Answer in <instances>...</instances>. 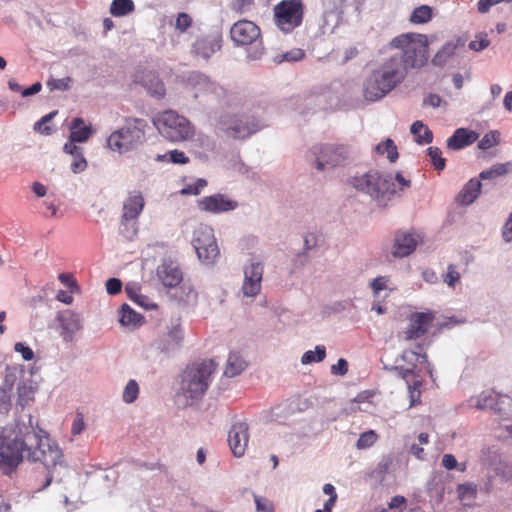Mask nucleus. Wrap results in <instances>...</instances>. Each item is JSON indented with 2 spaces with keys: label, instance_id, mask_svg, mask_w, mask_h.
<instances>
[{
  "label": "nucleus",
  "instance_id": "nucleus-1",
  "mask_svg": "<svg viewBox=\"0 0 512 512\" xmlns=\"http://www.w3.org/2000/svg\"><path fill=\"white\" fill-rule=\"evenodd\" d=\"M24 451H29L28 457L34 462H41L47 469L45 482L39 490L45 489L53 480L49 468L61 463L62 451L49 437L38 438L37 446L30 451L23 439L11 438L4 430L0 431V469L4 474H11L19 466Z\"/></svg>",
  "mask_w": 512,
  "mask_h": 512
},
{
  "label": "nucleus",
  "instance_id": "nucleus-2",
  "mask_svg": "<svg viewBox=\"0 0 512 512\" xmlns=\"http://www.w3.org/2000/svg\"><path fill=\"white\" fill-rule=\"evenodd\" d=\"M406 74V67L403 66L398 55L390 57L373 70L366 79L363 89L364 98L371 102L380 100L399 85Z\"/></svg>",
  "mask_w": 512,
  "mask_h": 512
},
{
  "label": "nucleus",
  "instance_id": "nucleus-3",
  "mask_svg": "<svg viewBox=\"0 0 512 512\" xmlns=\"http://www.w3.org/2000/svg\"><path fill=\"white\" fill-rule=\"evenodd\" d=\"M390 47L402 51L398 56L403 66L408 68H420L428 59V39L424 34L403 33L394 37L390 42Z\"/></svg>",
  "mask_w": 512,
  "mask_h": 512
},
{
  "label": "nucleus",
  "instance_id": "nucleus-4",
  "mask_svg": "<svg viewBox=\"0 0 512 512\" xmlns=\"http://www.w3.org/2000/svg\"><path fill=\"white\" fill-rule=\"evenodd\" d=\"M217 364L213 359L195 362L183 371L180 388L183 394L191 399L202 397L209 386L211 375Z\"/></svg>",
  "mask_w": 512,
  "mask_h": 512
},
{
  "label": "nucleus",
  "instance_id": "nucleus-5",
  "mask_svg": "<svg viewBox=\"0 0 512 512\" xmlns=\"http://www.w3.org/2000/svg\"><path fill=\"white\" fill-rule=\"evenodd\" d=\"M153 124L158 132L170 142H184L195 135L194 125L176 111L166 110L155 116Z\"/></svg>",
  "mask_w": 512,
  "mask_h": 512
},
{
  "label": "nucleus",
  "instance_id": "nucleus-6",
  "mask_svg": "<svg viewBox=\"0 0 512 512\" xmlns=\"http://www.w3.org/2000/svg\"><path fill=\"white\" fill-rule=\"evenodd\" d=\"M145 127L146 122L143 119L129 120L124 127L108 137V146L119 153L137 148L145 140Z\"/></svg>",
  "mask_w": 512,
  "mask_h": 512
},
{
  "label": "nucleus",
  "instance_id": "nucleus-7",
  "mask_svg": "<svg viewBox=\"0 0 512 512\" xmlns=\"http://www.w3.org/2000/svg\"><path fill=\"white\" fill-rule=\"evenodd\" d=\"M312 165L319 170L333 169L344 165L350 157V147L342 143H325L314 145L310 149Z\"/></svg>",
  "mask_w": 512,
  "mask_h": 512
},
{
  "label": "nucleus",
  "instance_id": "nucleus-8",
  "mask_svg": "<svg viewBox=\"0 0 512 512\" xmlns=\"http://www.w3.org/2000/svg\"><path fill=\"white\" fill-rule=\"evenodd\" d=\"M305 4L302 0H281L273 8L275 26L284 34L299 28L304 20Z\"/></svg>",
  "mask_w": 512,
  "mask_h": 512
},
{
  "label": "nucleus",
  "instance_id": "nucleus-9",
  "mask_svg": "<svg viewBox=\"0 0 512 512\" xmlns=\"http://www.w3.org/2000/svg\"><path fill=\"white\" fill-rule=\"evenodd\" d=\"M350 183L356 190L365 192L375 199L395 194L391 176H382L377 170H370L361 176H355Z\"/></svg>",
  "mask_w": 512,
  "mask_h": 512
},
{
  "label": "nucleus",
  "instance_id": "nucleus-10",
  "mask_svg": "<svg viewBox=\"0 0 512 512\" xmlns=\"http://www.w3.org/2000/svg\"><path fill=\"white\" fill-rule=\"evenodd\" d=\"M192 244L199 260L204 264H213L220 255L214 230L208 225L199 224L197 226L194 231Z\"/></svg>",
  "mask_w": 512,
  "mask_h": 512
},
{
  "label": "nucleus",
  "instance_id": "nucleus-11",
  "mask_svg": "<svg viewBox=\"0 0 512 512\" xmlns=\"http://www.w3.org/2000/svg\"><path fill=\"white\" fill-rule=\"evenodd\" d=\"M220 124L223 132L234 139H244L260 129L258 121L245 115L224 116Z\"/></svg>",
  "mask_w": 512,
  "mask_h": 512
},
{
  "label": "nucleus",
  "instance_id": "nucleus-12",
  "mask_svg": "<svg viewBox=\"0 0 512 512\" xmlns=\"http://www.w3.org/2000/svg\"><path fill=\"white\" fill-rule=\"evenodd\" d=\"M230 36L237 46H247L256 42H262L260 27L246 19L239 20L232 25Z\"/></svg>",
  "mask_w": 512,
  "mask_h": 512
},
{
  "label": "nucleus",
  "instance_id": "nucleus-13",
  "mask_svg": "<svg viewBox=\"0 0 512 512\" xmlns=\"http://www.w3.org/2000/svg\"><path fill=\"white\" fill-rule=\"evenodd\" d=\"M197 206L201 211L219 214L236 209L238 207V203L223 194L217 193L211 196L202 197L197 201Z\"/></svg>",
  "mask_w": 512,
  "mask_h": 512
},
{
  "label": "nucleus",
  "instance_id": "nucleus-14",
  "mask_svg": "<svg viewBox=\"0 0 512 512\" xmlns=\"http://www.w3.org/2000/svg\"><path fill=\"white\" fill-rule=\"evenodd\" d=\"M221 47L222 36L217 32L198 37L193 43L191 51L195 57L208 60Z\"/></svg>",
  "mask_w": 512,
  "mask_h": 512
},
{
  "label": "nucleus",
  "instance_id": "nucleus-15",
  "mask_svg": "<svg viewBox=\"0 0 512 512\" xmlns=\"http://www.w3.org/2000/svg\"><path fill=\"white\" fill-rule=\"evenodd\" d=\"M249 442L248 425L238 422L232 425L228 433V444L235 457L244 455Z\"/></svg>",
  "mask_w": 512,
  "mask_h": 512
},
{
  "label": "nucleus",
  "instance_id": "nucleus-16",
  "mask_svg": "<svg viewBox=\"0 0 512 512\" xmlns=\"http://www.w3.org/2000/svg\"><path fill=\"white\" fill-rule=\"evenodd\" d=\"M263 266L260 263H252L244 269V282L242 292L244 296L255 297L261 290Z\"/></svg>",
  "mask_w": 512,
  "mask_h": 512
},
{
  "label": "nucleus",
  "instance_id": "nucleus-17",
  "mask_svg": "<svg viewBox=\"0 0 512 512\" xmlns=\"http://www.w3.org/2000/svg\"><path fill=\"white\" fill-rule=\"evenodd\" d=\"M156 275L166 288L178 286L183 280V274L178 264L173 261H163L156 269Z\"/></svg>",
  "mask_w": 512,
  "mask_h": 512
},
{
  "label": "nucleus",
  "instance_id": "nucleus-18",
  "mask_svg": "<svg viewBox=\"0 0 512 512\" xmlns=\"http://www.w3.org/2000/svg\"><path fill=\"white\" fill-rule=\"evenodd\" d=\"M145 205L143 195L140 191L130 192L123 203L121 225L124 226L130 221H136Z\"/></svg>",
  "mask_w": 512,
  "mask_h": 512
},
{
  "label": "nucleus",
  "instance_id": "nucleus-19",
  "mask_svg": "<svg viewBox=\"0 0 512 512\" xmlns=\"http://www.w3.org/2000/svg\"><path fill=\"white\" fill-rule=\"evenodd\" d=\"M430 324L431 322H411L405 330L398 334V339L406 342L420 341V347L423 344L429 345L431 343Z\"/></svg>",
  "mask_w": 512,
  "mask_h": 512
},
{
  "label": "nucleus",
  "instance_id": "nucleus-20",
  "mask_svg": "<svg viewBox=\"0 0 512 512\" xmlns=\"http://www.w3.org/2000/svg\"><path fill=\"white\" fill-rule=\"evenodd\" d=\"M418 244L416 236L400 232L395 235L392 254L394 257L402 258L410 255Z\"/></svg>",
  "mask_w": 512,
  "mask_h": 512
},
{
  "label": "nucleus",
  "instance_id": "nucleus-21",
  "mask_svg": "<svg viewBox=\"0 0 512 512\" xmlns=\"http://www.w3.org/2000/svg\"><path fill=\"white\" fill-rule=\"evenodd\" d=\"M478 138V134L474 131H469L465 128H458L454 134L448 138V148L459 150L472 143Z\"/></svg>",
  "mask_w": 512,
  "mask_h": 512
},
{
  "label": "nucleus",
  "instance_id": "nucleus-22",
  "mask_svg": "<svg viewBox=\"0 0 512 512\" xmlns=\"http://www.w3.org/2000/svg\"><path fill=\"white\" fill-rule=\"evenodd\" d=\"M140 82L147 89L149 94L156 98H163L165 96L164 83L153 72H147L141 76Z\"/></svg>",
  "mask_w": 512,
  "mask_h": 512
},
{
  "label": "nucleus",
  "instance_id": "nucleus-23",
  "mask_svg": "<svg viewBox=\"0 0 512 512\" xmlns=\"http://www.w3.org/2000/svg\"><path fill=\"white\" fill-rule=\"evenodd\" d=\"M190 84L193 90V97L198 98L200 96L209 95L214 93L217 89L216 85L212 83L208 77L197 74L190 78Z\"/></svg>",
  "mask_w": 512,
  "mask_h": 512
},
{
  "label": "nucleus",
  "instance_id": "nucleus-24",
  "mask_svg": "<svg viewBox=\"0 0 512 512\" xmlns=\"http://www.w3.org/2000/svg\"><path fill=\"white\" fill-rule=\"evenodd\" d=\"M481 182L477 179L469 180L457 195V202L462 205L471 204L479 195Z\"/></svg>",
  "mask_w": 512,
  "mask_h": 512
},
{
  "label": "nucleus",
  "instance_id": "nucleus-25",
  "mask_svg": "<svg viewBox=\"0 0 512 512\" xmlns=\"http://www.w3.org/2000/svg\"><path fill=\"white\" fill-rule=\"evenodd\" d=\"M25 374L21 365L7 366L5 369L4 381L0 390L6 394L12 391L17 380L23 378Z\"/></svg>",
  "mask_w": 512,
  "mask_h": 512
},
{
  "label": "nucleus",
  "instance_id": "nucleus-26",
  "mask_svg": "<svg viewBox=\"0 0 512 512\" xmlns=\"http://www.w3.org/2000/svg\"><path fill=\"white\" fill-rule=\"evenodd\" d=\"M70 140L85 142L92 134L91 126H87L82 118H74L70 125Z\"/></svg>",
  "mask_w": 512,
  "mask_h": 512
},
{
  "label": "nucleus",
  "instance_id": "nucleus-27",
  "mask_svg": "<svg viewBox=\"0 0 512 512\" xmlns=\"http://www.w3.org/2000/svg\"><path fill=\"white\" fill-rule=\"evenodd\" d=\"M247 366L246 361L238 352H231L228 356L224 375L227 377H235L241 374Z\"/></svg>",
  "mask_w": 512,
  "mask_h": 512
},
{
  "label": "nucleus",
  "instance_id": "nucleus-28",
  "mask_svg": "<svg viewBox=\"0 0 512 512\" xmlns=\"http://www.w3.org/2000/svg\"><path fill=\"white\" fill-rule=\"evenodd\" d=\"M498 393L484 391L481 394L471 397L469 405L479 410L490 409L494 410L495 402H497Z\"/></svg>",
  "mask_w": 512,
  "mask_h": 512
},
{
  "label": "nucleus",
  "instance_id": "nucleus-29",
  "mask_svg": "<svg viewBox=\"0 0 512 512\" xmlns=\"http://www.w3.org/2000/svg\"><path fill=\"white\" fill-rule=\"evenodd\" d=\"M18 391V398H17V404L24 409L25 407L29 406L33 401L35 397L36 387L32 385V383H26L22 382L18 385L17 388Z\"/></svg>",
  "mask_w": 512,
  "mask_h": 512
},
{
  "label": "nucleus",
  "instance_id": "nucleus-30",
  "mask_svg": "<svg viewBox=\"0 0 512 512\" xmlns=\"http://www.w3.org/2000/svg\"><path fill=\"white\" fill-rule=\"evenodd\" d=\"M411 133L415 136V140L418 144H429L433 140L432 131L426 127L422 121H415L411 125Z\"/></svg>",
  "mask_w": 512,
  "mask_h": 512
},
{
  "label": "nucleus",
  "instance_id": "nucleus-31",
  "mask_svg": "<svg viewBox=\"0 0 512 512\" xmlns=\"http://www.w3.org/2000/svg\"><path fill=\"white\" fill-rule=\"evenodd\" d=\"M433 18V8L428 5H420L416 7L410 17L409 21L412 24H426Z\"/></svg>",
  "mask_w": 512,
  "mask_h": 512
},
{
  "label": "nucleus",
  "instance_id": "nucleus-32",
  "mask_svg": "<svg viewBox=\"0 0 512 512\" xmlns=\"http://www.w3.org/2000/svg\"><path fill=\"white\" fill-rule=\"evenodd\" d=\"M183 340V331L179 323L173 324L164 338V349L178 347Z\"/></svg>",
  "mask_w": 512,
  "mask_h": 512
},
{
  "label": "nucleus",
  "instance_id": "nucleus-33",
  "mask_svg": "<svg viewBox=\"0 0 512 512\" xmlns=\"http://www.w3.org/2000/svg\"><path fill=\"white\" fill-rule=\"evenodd\" d=\"M493 412L498 414L501 419H508L512 412V398L508 395L498 394Z\"/></svg>",
  "mask_w": 512,
  "mask_h": 512
},
{
  "label": "nucleus",
  "instance_id": "nucleus-34",
  "mask_svg": "<svg viewBox=\"0 0 512 512\" xmlns=\"http://www.w3.org/2000/svg\"><path fill=\"white\" fill-rule=\"evenodd\" d=\"M512 170V163H498L493 165L491 168L484 170L480 173V178L483 180L486 179H495L500 176H504Z\"/></svg>",
  "mask_w": 512,
  "mask_h": 512
},
{
  "label": "nucleus",
  "instance_id": "nucleus-35",
  "mask_svg": "<svg viewBox=\"0 0 512 512\" xmlns=\"http://www.w3.org/2000/svg\"><path fill=\"white\" fill-rule=\"evenodd\" d=\"M457 47H458V43H455V42L445 43L433 57V59H432L433 64L437 65V66L444 65L446 63V61L455 54Z\"/></svg>",
  "mask_w": 512,
  "mask_h": 512
},
{
  "label": "nucleus",
  "instance_id": "nucleus-36",
  "mask_svg": "<svg viewBox=\"0 0 512 512\" xmlns=\"http://www.w3.org/2000/svg\"><path fill=\"white\" fill-rule=\"evenodd\" d=\"M135 9L132 0H113L110 7V13L115 17L125 16Z\"/></svg>",
  "mask_w": 512,
  "mask_h": 512
},
{
  "label": "nucleus",
  "instance_id": "nucleus-37",
  "mask_svg": "<svg viewBox=\"0 0 512 512\" xmlns=\"http://www.w3.org/2000/svg\"><path fill=\"white\" fill-rule=\"evenodd\" d=\"M351 4V0H323L325 13L341 16L345 8Z\"/></svg>",
  "mask_w": 512,
  "mask_h": 512
},
{
  "label": "nucleus",
  "instance_id": "nucleus-38",
  "mask_svg": "<svg viewBox=\"0 0 512 512\" xmlns=\"http://www.w3.org/2000/svg\"><path fill=\"white\" fill-rule=\"evenodd\" d=\"M376 152L380 155L387 153V158L390 162H395L398 158V150L393 140L387 138L385 141L376 146Z\"/></svg>",
  "mask_w": 512,
  "mask_h": 512
},
{
  "label": "nucleus",
  "instance_id": "nucleus-39",
  "mask_svg": "<svg viewBox=\"0 0 512 512\" xmlns=\"http://www.w3.org/2000/svg\"><path fill=\"white\" fill-rule=\"evenodd\" d=\"M326 357V348L323 345L316 346L315 350L306 351L301 357V363L304 365L313 362H321Z\"/></svg>",
  "mask_w": 512,
  "mask_h": 512
},
{
  "label": "nucleus",
  "instance_id": "nucleus-40",
  "mask_svg": "<svg viewBox=\"0 0 512 512\" xmlns=\"http://www.w3.org/2000/svg\"><path fill=\"white\" fill-rule=\"evenodd\" d=\"M230 9L237 14H248L255 9V0H230Z\"/></svg>",
  "mask_w": 512,
  "mask_h": 512
},
{
  "label": "nucleus",
  "instance_id": "nucleus-41",
  "mask_svg": "<svg viewBox=\"0 0 512 512\" xmlns=\"http://www.w3.org/2000/svg\"><path fill=\"white\" fill-rule=\"evenodd\" d=\"M427 154L436 170L442 171L445 168L446 159L442 157V151L438 147H429Z\"/></svg>",
  "mask_w": 512,
  "mask_h": 512
},
{
  "label": "nucleus",
  "instance_id": "nucleus-42",
  "mask_svg": "<svg viewBox=\"0 0 512 512\" xmlns=\"http://www.w3.org/2000/svg\"><path fill=\"white\" fill-rule=\"evenodd\" d=\"M58 329L64 341L68 342L72 341L73 334L79 331L81 326L79 322H61Z\"/></svg>",
  "mask_w": 512,
  "mask_h": 512
},
{
  "label": "nucleus",
  "instance_id": "nucleus-43",
  "mask_svg": "<svg viewBox=\"0 0 512 512\" xmlns=\"http://www.w3.org/2000/svg\"><path fill=\"white\" fill-rule=\"evenodd\" d=\"M377 440H378L377 433L374 430H368V431L360 434V436L356 442V447H357V449H367V448L373 446Z\"/></svg>",
  "mask_w": 512,
  "mask_h": 512
},
{
  "label": "nucleus",
  "instance_id": "nucleus-44",
  "mask_svg": "<svg viewBox=\"0 0 512 512\" xmlns=\"http://www.w3.org/2000/svg\"><path fill=\"white\" fill-rule=\"evenodd\" d=\"M458 497L461 501L473 500L477 494V487L474 484H460L457 487Z\"/></svg>",
  "mask_w": 512,
  "mask_h": 512
},
{
  "label": "nucleus",
  "instance_id": "nucleus-45",
  "mask_svg": "<svg viewBox=\"0 0 512 512\" xmlns=\"http://www.w3.org/2000/svg\"><path fill=\"white\" fill-rule=\"evenodd\" d=\"M139 394V386L135 380H130L124 388L122 398L125 403L134 402Z\"/></svg>",
  "mask_w": 512,
  "mask_h": 512
},
{
  "label": "nucleus",
  "instance_id": "nucleus-46",
  "mask_svg": "<svg viewBox=\"0 0 512 512\" xmlns=\"http://www.w3.org/2000/svg\"><path fill=\"white\" fill-rule=\"evenodd\" d=\"M323 492H324V494L329 496V499L324 503V509L327 512H332V509L335 506L337 498H338L336 489L332 484L326 483L323 486Z\"/></svg>",
  "mask_w": 512,
  "mask_h": 512
},
{
  "label": "nucleus",
  "instance_id": "nucleus-47",
  "mask_svg": "<svg viewBox=\"0 0 512 512\" xmlns=\"http://www.w3.org/2000/svg\"><path fill=\"white\" fill-rule=\"evenodd\" d=\"M499 143V133L497 131H490L485 134L479 141L478 147L481 150H487Z\"/></svg>",
  "mask_w": 512,
  "mask_h": 512
},
{
  "label": "nucleus",
  "instance_id": "nucleus-48",
  "mask_svg": "<svg viewBox=\"0 0 512 512\" xmlns=\"http://www.w3.org/2000/svg\"><path fill=\"white\" fill-rule=\"evenodd\" d=\"M207 186V181L203 178L197 179L193 184H189L181 190L182 195H199Z\"/></svg>",
  "mask_w": 512,
  "mask_h": 512
},
{
  "label": "nucleus",
  "instance_id": "nucleus-49",
  "mask_svg": "<svg viewBox=\"0 0 512 512\" xmlns=\"http://www.w3.org/2000/svg\"><path fill=\"white\" fill-rule=\"evenodd\" d=\"M59 281L65 285L70 293H78L80 290V287L74 278V276L70 273H60L58 275Z\"/></svg>",
  "mask_w": 512,
  "mask_h": 512
},
{
  "label": "nucleus",
  "instance_id": "nucleus-50",
  "mask_svg": "<svg viewBox=\"0 0 512 512\" xmlns=\"http://www.w3.org/2000/svg\"><path fill=\"white\" fill-rule=\"evenodd\" d=\"M72 79L70 77L62 78V79H49L47 81V87L52 90H61L65 91L70 88V84Z\"/></svg>",
  "mask_w": 512,
  "mask_h": 512
},
{
  "label": "nucleus",
  "instance_id": "nucleus-51",
  "mask_svg": "<svg viewBox=\"0 0 512 512\" xmlns=\"http://www.w3.org/2000/svg\"><path fill=\"white\" fill-rule=\"evenodd\" d=\"M73 157V161L71 163V170L73 173L83 172L87 168V161L83 156V151H79Z\"/></svg>",
  "mask_w": 512,
  "mask_h": 512
},
{
  "label": "nucleus",
  "instance_id": "nucleus-52",
  "mask_svg": "<svg viewBox=\"0 0 512 512\" xmlns=\"http://www.w3.org/2000/svg\"><path fill=\"white\" fill-rule=\"evenodd\" d=\"M192 22V17L189 14L181 12L177 15L175 27L181 33H184L192 25Z\"/></svg>",
  "mask_w": 512,
  "mask_h": 512
},
{
  "label": "nucleus",
  "instance_id": "nucleus-53",
  "mask_svg": "<svg viewBox=\"0 0 512 512\" xmlns=\"http://www.w3.org/2000/svg\"><path fill=\"white\" fill-rule=\"evenodd\" d=\"M181 291L184 296H181V300L186 304H195L197 301L198 294L191 285L183 284Z\"/></svg>",
  "mask_w": 512,
  "mask_h": 512
},
{
  "label": "nucleus",
  "instance_id": "nucleus-54",
  "mask_svg": "<svg viewBox=\"0 0 512 512\" xmlns=\"http://www.w3.org/2000/svg\"><path fill=\"white\" fill-rule=\"evenodd\" d=\"M388 282L389 278L386 276H378L375 279H373L372 282L370 283L373 295L375 297L379 296L380 292L387 288Z\"/></svg>",
  "mask_w": 512,
  "mask_h": 512
},
{
  "label": "nucleus",
  "instance_id": "nucleus-55",
  "mask_svg": "<svg viewBox=\"0 0 512 512\" xmlns=\"http://www.w3.org/2000/svg\"><path fill=\"white\" fill-rule=\"evenodd\" d=\"M403 358L407 361H415L419 364H428V357L426 353H419L412 350H405L403 352Z\"/></svg>",
  "mask_w": 512,
  "mask_h": 512
},
{
  "label": "nucleus",
  "instance_id": "nucleus-56",
  "mask_svg": "<svg viewBox=\"0 0 512 512\" xmlns=\"http://www.w3.org/2000/svg\"><path fill=\"white\" fill-rule=\"evenodd\" d=\"M166 156H169V160L175 164H187L189 162V158L185 153L177 149L169 151L168 154L163 156V158Z\"/></svg>",
  "mask_w": 512,
  "mask_h": 512
},
{
  "label": "nucleus",
  "instance_id": "nucleus-57",
  "mask_svg": "<svg viewBox=\"0 0 512 512\" xmlns=\"http://www.w3.org/2000/svg\"><path fill=\"white\" fill-rule=\"evenodd\" d=\"M460 279V273L456 270V267L450 264L447 268V273L444 277V282L453 287L457 281Z\"/></svg>",
  "mask_w": 512,
  "mask_h": 512
},
{
  "label": "nucleus",
  "instance_id": "nucleus-58",
  "mask_svg": "<svg viewBox=\"0 0 512 512\" xmlns=\"http://www.w3.org/2000/svg\"><path fill=\"white\" fill-rule=\"evenodd\" d=\"M305 57V52L300 48L292 49L282 55V61L296 62Z\"/></svg>",
  "mask_w": 512,
  "mask_h": 512
},
{
  "label": "nucleus",
  "instance_id": "nucleus-59",
  "mask_svg": "<svg viewBox=\"0 0 512 512\" xmlns=\"http://www.w3.org/2000/svg\"><path fill=\"white\" fill-rule=\"evenodd\" d=\"M14 349L16 352L20 353L22 355V358L25 361H30L34 358V352L33 350L25 345L24 343L18 342L15 344Z\"/></svg>",
  "mask_w": 512,
  "mask_h": 512
},
{
  "label": "nucleus",
  "instance_id": "nucleus-60",
  "mask_svg": "<svg viewBox=\"0 0 512 512\" xmlns=\"http://www.w3.org/2000/svg\"><path fill=\"white\" fill-rule=\"evenodd\" d=\"M420 382L416 381L413 385H409V396H410V405L414 406L420 402Z\"/></svg>",
  "mask_w": 512,
  "mask_h": 512
},
{
  "label": "nucleus",
  "instance_id": "nucleus-61",
  "mask_svg": "<svg viewBox=\"0 0 512 512\" xmlns=\"http://www.w3.org/2000/svg\"><path fill=\"white\" fill-rule=\"evenodd\" d=\"M255 503L260 512H274L273 504L263 497L255 496Z\"/></svg>",
  "mask_w": 512,
  "mask_h": 512
},
{
  "label": "nucleus",
  "instance_id": "nucleus-62",
  "mask_svg": "<svg viewBox=\"0 0 512 512\" xmlns=\"http://www.w3.org/2000/svg\"><path fill=\"white\" fill-rule=\"evenodd\" d=\"M85 429V423L84 418L81 413H77L76 417L73 420L72 427H71V433L73 435H79L83 432Z\"/></svg>",
  "mask_w": 512,
  "mask_h": 512
},
{
  "label": "nucleus",
  "instance_id": "nucleus-63",
  "mask_svg": "<svg viewBox=\"0 0 512 512\" xmlns=\"http://www.w3.org/2000/svg\"><path fill=\"white\" fill-rule=\"evenodd\" d=\"M122 289V282L117 278H110L106 282V290L110 295L118 294Z\"/></svg>",
  "mask_w": 512,
  "mask_h": 512
},
{
  "label": "nucleus",
  "instance_id": "nucleus-64",
  "mask_svg": "<svg viewBox=\"0 0 512 512\" xmlns=\"http://www.w3.org/2000/svg\"><path fill=\"white\" fill-rule=\"evenodd\" d=\"M348 371V363L345 359L340 358L336 364L331 366V372L334 375L343 376Z\"/></svg>",
  "mask_w": 512,
  "mask_h": 512
}]
</instances>
